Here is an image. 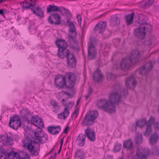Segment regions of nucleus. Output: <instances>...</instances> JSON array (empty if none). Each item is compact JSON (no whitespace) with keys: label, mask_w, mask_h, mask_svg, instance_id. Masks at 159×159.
<instances>
[{"label":"nucleus","mask_w":159,"mask_h":159,"mask_svg":"<svg viewBox=\"0 0 159 159\" xmlns=\"http://www.w3.org/2000/svg\"><path fill=\"white\" fill-rule=\"evenodd\" d=\"M114 87L117 91L112 93L109 95L108 100L104 99H100L97 102V105L98 108L110 113L115 111L116 108L114 104H117L120 101L121 95L125 97L128 94L127 89H123L121 90V87L117 85L115 86Z\"/></svg>","instance_id":"nucleus-1"},{"label":"nucleus","mask_w":159,"mask_h":159,"mask_svg":"<svg viewBox=\"0 0 159 159\" xmlns=\"http://www.w3.org/2000/svg\"><path fill=\"white\" fill-rule=\"evenodd\" d=\"M147 17L146 16L143 15H140L139 17V20L141 25L134 30V35L141 39H143L145 36V30L147 27L149 28V30L152 29L151 25L147 23Z\"/></svg>","instance_id":"nucleus-2"},{"label":"nucleus","mask_w":159,"mask_h":159,"mask_svg":"<svg viewBox=\"0 0 159 159\" xmlns=\"http://www.w3.org/2000/svg\"><path fill=\"white\" fill-rule=\"evenodd\" d=\"M55 43L58 48L57 56L60 58H64L65 56L68 54L69 51L67 49V43L63 39H58L55 41Z\"/></svg>","instance_id":"nucleus-3"},{"label":"nucleus","mask_w":159,"mask_h":159,"mask_svg":"<svg viewBox=\"0 0 159 159\" xmlns=\"http://www.w3.org/2000/svg\"><path fill=\"white\" fill-rule=\"evenodd\" d=\"M98 112L96 111H89L83 118L81 124L83 126H89L93 125L94 120L98 116Z\"/></svg>","instance_id":"nucleus-4"},{"label":"nucleus","mask_w":159,"mask_h":159,"mask_svg":"<svg viewBox=\"0 0 159 159\" xmlns=\"http://www.w3.org/2000/svg\"><path fill=\"white\" fill-rule=\"evenodd\" d=\"M22 142L24 147L27 148L32 155H34L39 153L38 150L34 148L36 144H38L37 142L31 140L30 138L27 136L22 140Z\"/></svg>","instance_id":"nucleus-5"},{"label":"nucleus","mask_w":159,"mask_h":159,"mask_svg":"<svg viewBox=\"0 0 159 159\" xmlns=\"http://www.w3.org/2000/svg\"><path fill=\"white\" fill-rule=\"evenodd\" d=\"M66 81V88L72 89L74 86L76 80V75L72 73H67L64 76Z\"/></svg>","instance_id":"nucleus-6"},{"label":"nucleus","mask_w":159,"mask_h":159,"mask_svg":"<svg viewBox=\"0 0 159 159\" xmlns=\"http://www.w3.org/2000/svg\"><path fill=\"white\" fill-rule=\"evenodd\" d=\"M95 43V41L90 40L88 43V58L90 60L94 59L96 55V50L94 45Z\"/></svg>","instance_id":"nucleus-7"},{"label":"nucleus","mask_w":159,"mask_h":159,"mask_svg":"<svg viewBox=\"0 0 159 159\" xmlns=\"http://www.w3.org/2000/svg\"><path fill=\"white\" fill-rule=\"evenodd\" d=\"M21 122L18 116H15L10 117L9 122V125L10 127L15 130H17L20 127Z\"/></svg>","instance_id":"nucleus-8"},{"label":"nucleus","mask_w":159,"mask_h":159,"mask_svg":"<svg viewBox=\"0 0 159 159\" xmlns=\"http://www.w3.org/2000/svg\"><path fill=\"white\" fill-rule=\"evenodd\" d=\"M54 83L55 86L59 89L63 88L64 86L66 87V81L64 76L58 75L56 76L54 80Z\"/></svg>","instance_id":"nucleus-9"},{"label":"nucleus","mask_w":159,"mask_h":159,"mask_svg":"<svg viewBox=\"0 0 159 159\" xmlns=\"http://www.w3.org/2000/svg\"><path fill=\"white\" fill-rule=\"evenodd\" d=\"M66 23L68 26L70 27L69 31L70 33L69 35L70 39L75 42V39L76 37V32L75 27L72 22H70L69 19L67 18Z\"/></svg>","instance_id":"nucleus-10"},{"label":"nucleus","mask_w":159,"mask_h":159,"mask_svg":"<svg viewBox=\"0 0 159 159\" xmlns=\"http://www.w3.org/2000/svg\"><path fill=\"white\" fill-rule=\"evenodd\" d=\"M152 62L151 61H149L140 67L139 73L142 75H145L152 70Z\"/></svg>","instance_id":"nucleus-11"},{"label":"nucleus","mask_w":159,"mask_h":159,"mask_svg":"<svg viewBox=\"0 0 159 159\" xmlns=\"http://www.w3.org/2000/svg\"><path fill=\"white\" fill-rule=\"evenodd\" d=\"M48 23L52 25H57L61 24L60 16L57 14H52L48 18Z\"/></svg>","instance_id":"nucleus-12"},{"label":"nucleus","mask_w":159,"mask_h":159,"mask_svg":"<svg viewBox=\"0 0 159 159\" xmlns=\"http://www.w3.org/2000/svg\"><path fill=\"white\" fill-rule=\"evenodd\" d=\"M66 55L64 58H67L68 66L71 68H75L76 64V60L75 56L73 54L70 53V51L68 54Z\"/></svg>","instance_id":"nucleus-13"},{"label":"nucleus","mask_w":159,"mask_h":159,"mask_svg":"<svg viewBox=\"0 0 159 159\" xmlns=\"http://www.w3.org/2000/svg\"><path fill=\"white\" fill-rule=\"evenodd\" d=\"M141 56L140 52L139 49L133 50L131 53L129 58L131 60L133 64L138 62L139 58Z\"/></svg>","instance_id":"nucleus-14"},{"label":"nucleus","mask_w":159,"mask_h":159,"mask_svg":"<svg viewBox=\"0 0 159 159\" xmlns=\"http://www.w3.org/2000/svg\"><path fill=\"white\" fill-rule=\"evenodd\" d=\"M134 64L128 57L123 59L120 66L122 69L125 70L129 69L132 65Z\"/></svg>","instance_id":"nucleus-15"},{"label":"nucleus","mask_w":159,"mask_h":159,"mask_svg":"<svg viewBox=\"0 0 159 159\" xmlns=\"http://www.w3.org/2000/svg\"><path fill=\"white\" fill-rule=\"evenodd\" d=\"M149 150L146 148H144L143 152H137L136 154L133 157L132 159H146V158L149 154Z\"/></svg>","instance_id":"nucleus-16"},{"label":"nucleus","mask_w":159,"mask_h":159,"mask_svg":"<svg viewBox=\"0 0 159 159\" xmlns=\"http://www.w3.org/2000/svg\"><path fill=\"white\" fill-rule=\"evenodd\" d=\"M0 142L5 145H11L13 143L11 137H8L7 134L0 135Z\"/></svg>","instance_id":"nucleus-17"},{"label":"nucleus","mask_w":159,"mask_h":159,"mask_svg":"<svg viewBox=\"0 0 159 159\" xmlns=\"http://www.w3.org/2000/svg\"><path fill=\"white\" fill-rule=\"evenodd\" d=\"M22 154L24 157H20L18 153L14 152H10L11 157L14 159H30V157L28 153L25 152H23Z\"/></svg>","instance_id":"nucleus-18"},{"label":"nucleus","mask_w":159,"mask_h":159,"mask_svg":"<svg viewBox=\"0 0 159 159\" xmlns=\"http://www.w3.org/2000/svg\"><path fill=\"white\" fill-rule=\"evenodd\" d=\"M107 26V23L105 21H102L98 23L95 26L96 31L99 33H102L105 30Z\"/></svg>","instance_id":"nucleus-19"},{"label":"nucleus","mask_w":159,"mask_h":159,"mask_svg":"<svg viewBox=\"0 0 159 159\" xmlns=\"http://www.w3.org/2000/svg\"><path fill=\"white\" fill-rule=\"evenodd\" d=\"M36 1L34 0L33 3L30 2L27 0H26L22 2L21 5L23 8L25 9H30L32 10V8L35 7L36 5Z\"/></svg>","instance_id":"nucleus-20"},{"label":"nucleus","mask_w":159,"mask_h":159,"mask_svg":"<svg viewBox=\"0 0 159 159\" xmlns=\"http://www.w3.org/2000/svg\"><path fill=\"white\" fill-rule=\"evenodd\" d=\"M155 120L153 117L151 116L149 120H148V123L147 124V126L146 130L144 133V135H147L150 134L152 132L151 124L154 122Z\"/></svg>","instance_id":"nucleus-21"},{"label":"nucleus","mask_w":159,"mask_h":159,"mask_svg":"<svg viewBox=\"0 0 159 159\" xmlns=\"http://www.w3.org/2000/svg\"><path fill=\"white\" fill-rule=\"evenodd\" d=\"M86 135L84 134H80L76 139V142L78 145L80 147H83L85 144Z\"/></svg>","instance_id":"nucleus-22"},{"label":"nucleus","mask_w":159,"mask_h":159,"mask_svg":"<svg viewBox=\"0 0 159 159\" xmlns=\"http://www.w3.org/2000/svg\"><path fill=\"white\" fill-rule=\"evenodd\" d=\"M86 136H87L89 139L91 141L94 142L95 140V135L93 131H90L89 128H87L85 130Z\"/></svg>","instance_id":"nucleus-23"},{"label":"nucleus","mask_w":159,"mask_h":159,"mask_svg":"<svg viewBox=\"0 0 159 159\" xmlns=\"http://www.w3.org/2000/svg\"><path fill=\"white\" fill-rule=\"evenodd\" d=\"M136 84V81L135 78L133 76H131L128 78L125 81L126 86L129 89L131 88V87L130 86V85H132L134 89Z\"/></svg>","instance_id":"nucleus-24"},{"label":"nucleus","mask_w":159,"mask_h":159,"mask_svg":"<svg viewBox=\"0 0 159 159\" xmlns=\"http://www.w3.org/2000/svg\"><path fill=\"white\" fill-rule=\"evenodd\" d=\"M48 129L51 134L53 135H57L61 131V127L60 125L57 126H53L48 127Z\"/></svg>","instance_id":"nucleus-25"},{"label":"nucleus","mask_w":159,"mask_h":159,"mask_svg":"<svg viewBox=\"0 0 159 159\" xmlns=\"http://www.w3.org/2000/svg\"><path fill=\"white\" fill-rule=\"evenodd\" d=\"M34 7L32 9V11L33 13L40 18L44 17L43 11L40 7H36L35 10Z\"/></svg>","instance_id":"nucleus-26"},{"label":"nucleus","mask_w":159,"mask_h":159,"mask_svg":"<svg viewBox=\"0 0 159 159\" xmlns=\"http://www.w3.org/2000/svg\"><path fill=\"white\" fill-rule=\"evenodd\" d=\"M103 77V76L98 69L96 70L93 75V80L96 82H98L101 81Z\"/></svg>","instance_id":"nucleus-27"},{"label":"nucleus","mask_w":159,"mask_h":159,"mask_svg":"<svg viewBox=\"0 0 159 159\" xmlns=\"http://www.w3.org/2000/svg\"><path fill=\"white\" fill-rule=\"evenodd\" d=\"M134 15V13L132 12L125 16V20L126 23L127 25H130L133 23Z\"/></svg>","instance_id":"nucleus-28"},{"label":"nucleus","mask_w":159,"mask_h":159,"mask_svg":"<svg viewBox=\"0 0 159 159\" xmlns=\"http://www.w3.org/2000/svg\"><path fill=\"white\" fill-rule=\"evenodd\" d=\"M11 157L10 153L7 152L4 148L0 147V159L3 158V159H8Z\"/></svg>","instance_id":"nucleus-29"},{"label":"nucleus","mask_w":159,"mask_h":159,"mask_svg":"<svg viewBox=\"0 0 159 159\" xmlns=\"http://www.w3.org/2000/svg\"><path fill=\"white\" fill-rule=\"evenodd\" d=\"M120 24V19L116 16H112L110 20V24L112 27L115 26Z\"/></svg>","instance_id":"nucleus-30"},{"label":"nucleus","mask_w":159,"mask_h":159,"mask_svg":"<svg viewBox=\"0 0 159 159\" xmlns=\"http://www.w3.org/2000/svg\"><path fill=\"white\" fill-rule=\"evenodd\" d=\"M123 147L124 148L130 150L133 147V142L130 139H128L124 142Z\"/></svg>","instance_id":"nucleus-31"},{"label":"nucleus","mask_w":159,"mask_h":159,"mask_svg":"<svg viewBox=\"0 0 159 159\" xmlns=\"http://www.w3.org/2000/svg\"><path fill=\"white\" fill-rule=\"evenodd\" d=\"M59 7L54 5H50L47 8V11L48 12H56L59 11Z\"/></svg>","instance_id":"nucleus-32"},{"label":"nucleus","mask_w":159,"mask_h":159,"mask_svg":"<svg viewBox=\"0 0 159 159\" xmlns=\"http://www.w3.org/2000/svg\"><path fill=\"white\" fill-rule=\"evenodd\" d=\"M84 152L82 149H77L75 154V157L80 159H84Z\"/></svg>","instance_id":"nucleus-33"},{"label":"nucleus","mask_w":159,"mask_h":159,"mask_svg":"<svg viewBox=\"0 0 159 159\" xmlns=\"http://www.w3.org/2000/svg\"><path fill=\"white\" fill-rule=\"evenodd\" d=\"M159 136L157 133H156L151 135L150 137V141L151 143H156L158 140Z\"/></svg>","instance_id":"nucleus-34"},{"label":"nucleus","mask_w":159,"mask_h":159,"mask_svg":"<svg viewBox=\"0 0 159 159\" xmlns=\"http://www.w3.org/2000/svg\"><path fill=\"white\" fill-rule=\"evenodd\" d=\"M42 133L41 131H34V134L33 138L34 139L36 140L39 143H40L41 141Z\"/></svg>","instance_id":"nucleus-35"},{"label":"nucleus","mask_w":159,"mask_h":159,"mask_svg":"<svg viewBox=\"0 0 159 159\" xmlns=\"http://www.w3.org/2000/svg\"><path fill=\"white\" fill-rule=\"evenodd\" d=\"M147 121L145 119H139L136 122V126L142 127L146 123Z\"/></svg>","instance_id":"nucleus-36"},{"label":"nucleus","mask_w":159,"mask_h":159,"mask_svg":"<svg viewBox=\"0 0 159 159\" xmlns=\"http://www.w3.org/2000/svg\"><path fill=\"white\" fill-rule=\"evenodd\" d=\"M20 112H22L25 114L24 115L25 121H26L28 122L29 121V116H30V112L27 110V108L24 109L21 111H20Z\"/></svg>","instance_id":"nucleus-37"},{"label":"nucleus","mask_w":159,"mask_h":159,"mask_svg":"<svg viewBox=\"0 0 159 159\" xmlns=\"http://www.w3.org/2000/svg\"><path fill=\"white\" fill-rule=\"evenodd\" d=\"M154 0H148L143 3L142 6L144 8H146L150 7L154 2Z\"/></svg>","instance_id":"nucleus-38"},{"label":"nucleus","mask_w":159,"mask_h":159,"mask_svg":"<svg viewBox=\"0 0 159 159\" xmlns=\"http://www.w3.org/2000/svg\"><path fill=\"white\" fill-rule=\"evenodd\" d=\"M135 141L136 144H140L142 142V136L141 134L137 135L135 137Z\"/></svg>","instance_id":"nucleus-39"},{"label":"nucleus","mask_w":159,"mask_h":159,"mask_svg":"<svg viewBox=\"0 0 159 159\" xmlns=\"http://www.w3.org/2000/svg\"><path fill=\"white\" fill-rule=\"evenodd\" d=\"M121 144L118 142H116L115 145L113 148V151L115 152H119L121 148Z\"/></svg>","instance_id":"nucleus-40"},{"label":"nucleus","mask_w":159,"mask_h":159,"mask_svg":"<svg viewBox=\"0 0 159 159\" xmlns=\"http://www.w3.org/2000/svg\"><path fill=\"white\" fill-rule=\"evenodd\" d=\"M59 11L63 16L68 15L69 14V11L63 7H59Z\"/></svg>","instance_id":"nucleus-41"},{"label":"nucleus","mask_w":159,"mask_h":159,"mask_svg":"<svg viewBox=\"0 0 159 159\" xmlns=\"http://www.w3.org/2000/svg\"><path fill=\"white\" fill-rule=\"evenodd\" d=\"M106 76L108 80H114L116 77V76L114 74L110 72L107 73Z\"/></svg>","instance_id":"nucleus-42"},{"label":"nucleus","mask_w":159,"mask_h":159,"mask_svg":"<svg viewBox=\"0 0 159 159\" xmlns=\"http://www.w3.org/2000/svg\"><path fill=\"white\" fill-rule=\"evenodd\" d=\"M48 136L46 134H42L41 138V141H42L40 142V143L43 144L44 143L47 141L48 140Z\"/></svg>","instance_id":"nucleus-43"},{"label":"nucleus","mask_w":159,"mask_h":159,"mask_svg":"<svg viewBox=\"0 0 159 159\" xmlns=\"http://www.w3.org/2000/svg\"><path fill=\"white\" fill-rule=\"evenodd\" d=\"M64 116L63 120H65L66 118L69 116V111L68 110V107H66L64 109V111L62 112Z\"/></svg>","instance_id":"nucleus-44"},{"label":"nucleus","mask_w":159,"mask_h":159,"mask_svg":"<svg viewBox=\"0 0 159 159\" xmlns=\"http://www.w3.org/2000/svg\"><path fill=\"white\" fill-rule=\"evenodd\" d=\"M152 153L155 155H159V146H154L152 148Z\"/></svg>","instance_id":"nucleus-45"},{"label":"nucleus","mask_w":159,"mask_h":159,"mask_svg":"<svg viewBox=\"0 0 159 159\" xmlns=\"http://www.w3.org/2000/svg\"><path fill=\"white\" fill-rule=\"evenodd\" d=\"M39 118H40V117L38 116H34L31 117V123L33 125H37V124L36 123V121H37V120Z\"/></svg>","instance_id":"nucleus-46"},{"label":"nucleus","mask_w":159,"mask_h":159,"mask_svg":"<svg viewBox=\"0 0 159 159\" xmlns=\"http://www.w3.org/2000/svg\"><path fill=\"white\" fill-rule=\"evenodd\" d=\"M78 114V110L76 108L71 115V118L75 119Z\"/></svg>","instance_id":"nucleus-47"},{"label":"nucleus","mask_w":159,"mask_h":159,"mask_svg":"<svg viewBox=\"0 0 159 159\" xmlns=\"http://www.w3.org/2000/svg\"><path fill=\"white\" fill-rule=\"evenodd\" d=\"M37 127L40 129H41L43 128L44 123L42 119H40L39 122L37 125Z\"/></svg>","instance_id":"nucleus-48"},{"label":"nucleus","mask_w":159,"mask_h":159,"mask_svg":"<svg viewBox=\"0 0 159 159\" xmlns=\"http://www.w3.org/2000/svg\"><path fill=\"white\" fill-rule=\"evenodd\" d=\"M73 103L71 101H69L67 103L63 104L64 106L65 107H68V106L69 105H71L72 106L73 105Z\"/></svg>","instance_id":"nucleus-49"},{"label":"nucleus","mask_w":159,"mask_h":159,"mask_svg":"<svg viewBox=\"0 0 159 159\" xmlns=\"http://www.w3.org/2000/svg\"><path fill=\"white\" fill-rule=\"evenodd\" d=\"M77 17L78 19L79 23L80 24H81L82 22V18L81 17V16L79 15H78L77 16Z\"/></svg>","instance_id":"nucleus-50"},{"label":"nucleus","mask_w":159,"mask_h":159,"mask_svg":"<svg viewBox=\"0 0 159 159\" xmlns=\"http://www.w3.org/2000/svg\"><path fill=\"white\" fill-rule=\"evenodd\" d=\"M64 115L63 114H62V113L59 114L58 115L57 117L59 119H62V118L63 119Z\"/></svg>","instance_id":"nucleus-51"},{"label":"nucleus","mask_w":159,"mask_h":159,"mask_svg":"<svg viewBox=\"0 0 159 159\" xmlns=\"http://www.w3.org/2000/svg\"><path fill=\"white\" fill-rule=\"evenodd\" d=\"M106 159H113V157L110 155H107Z\"/></svg>","instance_id":"nucleus-52"},{"label":"nucleus","mask_w":159,"mask_h":159,"mask_svg":"<svg viewBox=\"0 0 159 159\" xmlns=\"http://www.w3.org/2000/svg\"><path fill=\"white\" fill-rule=\"evenodd\" d=\"M136 130V127L134 126H133L132 127L131 130L132 131H135Z\"/></svg>","instance_id":"nucleus-53"},{"label":"nucleus","mask_w":159,"mask_h":159,"mask_svg":"<svg viewBox=\"0 0 159 159\" xmlns=\"http://www.w3.org/2000/svg\"><path fill=\"white\" fill-rule=\"evenodd\" d=\"M11 66V64L9 62L8 63H7L6 65V68L7 69L8 68L10 67Z\"/></svg>","instance_id":"nucleus-54"},{"label":"nucleus","mask_w":159,"mask_h":159,"mask_svg":"<svg viewBox=\"0 0 159 159\" xmlns=\"http://www.w3.org/2000/svg\"><path fill=\"white\" fill-rule=\"evenodd\" d=\"M69 127L68 126H67L65 129L64 132V133L66 134L67 133V132L68 129Z\"/></svg>","instance_id":"nucleus-55"},{"label":"nucleus","mask_w":159,"mask_h":159,"mask_svg":"<svg viewBox=\"0 0 159 159\" xmlns=\"http://www.w3.org/2000/svg\"><path fill=\"white\" fill-rule=\"evenodd\" d=\"M4 10L2 9H0V15H3V16H4Z\"/></svg>","instance_id":"nucleus-56"},{"label":"nucleus","mask_w":159,"mask_h":159,"mask_svg":"<svg viewBox=\"0 0 159 159\" xmlns=\"http://www.w3.org/2000/svg\"><path fill=\"white\" fill-rule=\"evenodd\" d=\"M41 118L40 117V118H39L37 120V121H36V124H37V125H35V126H36V127H37V125H38V124H39V120H40V119H41Z\"/></svg>","instance_id":"nucleus-57"},{"label":"nucleus","mask_w":159,"mask_h":159,"mask_svg":"<svg viewBox=\"0 0 159 159\" xmlns=\"http://www.w3.org/2000/svg\"><path fill=\"white\" fill-rule=\"evenodd\" d=\"M92 89L91 88H90L88 91V94L90 95L92 93Z\"/></svg>","instance_id":"nucleus-58"},{"label":"nucleus","mask_w":159,"mask_h":159,"mask_svg":"<svg viewBox=\"0 0 159 159\" xmlns=\"http://www.w3.org/2000/svg\"><path fill=\"white\" fill-rule=\"evenodd\" d=\"M71 138L70 136H68V137H67V140H66V143L67 142H69L70 140H71Z\"/></svg>","instance_id":"nucleus-59"},{"label":"nucleus","mask_w":159,"mask_h":159,"mask_svg":"<svg viewBox=\"0 0 159 159\" xmlns=\"http://www.w3.org/2000/svg\"><path fill=\"white\" fill-rule=\"evenodd\" d=\"M64 94H66V95L69 97H70L71 96V95L67 92H65Z\"/></svg>","instance_id":"nucleus-60"},{"label":"nucleus","mask_w":159,"mask_h":159,"mask_svg":"<svg viewBox=\"0 0 159 159\" xmlns=\"http://www.w3.org/2000/svg\"><path fill=\"white\" fill-rule=\"evenodd\" d=\"M90 95H89V94H88V95H86L85 96V99L87 100L88 98H89Z\"/></svg>","instance_id":"nucleus-61"},{"label":"nucleus","mask_w":159,"mask_h":159,"mask_svg":"<svg viewBox=\"0 0 159 159\" xmlns=\"http://www.w3.org/2000/svg\"><path fill=\"white\" fill-rule=\"evenodd\" d=\"M61 140V144H63V138Z\"/></svg>","instance_id":"nucleus-62"},{"label":"nucleus","mask_w":159,"mask_h":159,"mask_svg":"<svg viewBox=\"0 0 159 159\" xmlns=\"http://www.w3.org/2000/svg\"><path fill=\"white\" fill-rule=\"evenodd\" d=\"M66 100H65V99L63 98V99H62V103H63L64 102H65V101H66Z\"/></svg>","instance_id":"nucleus-63"},{"label":"nucleus","mask_w":159,"mask_h":159,"mask_svg":"<svg viewBox=\"0 0 159 159\" xmlns=\"http://www.w3.org/2000/svg\"><path fill=\"white\" fill-rule=\"evenodd\" d=\"M5 0H0V3L4 2L5 1Z\"/></svg>","instance_id":"nucleus-64"}]
</instances>
